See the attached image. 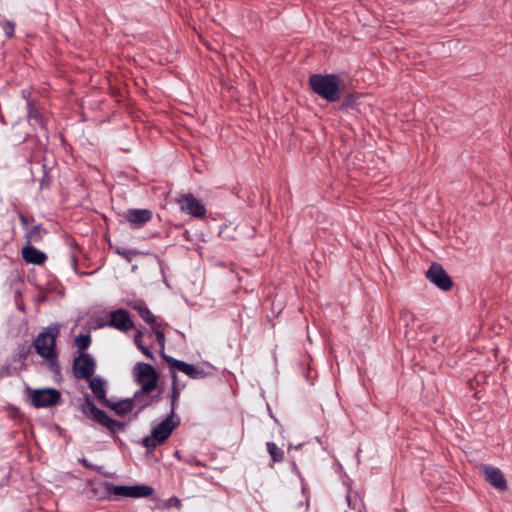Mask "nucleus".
Instances as JSON below:
<instances>
[{
	"instance_id": "1",
	"label": "nucleus",
	"mask_w": 512,
	"mask_h": 512,
	"mask_svg": "<svg viewBox=\"0 0 512 512\" xmlns=\"http://www.w3.org/2000/svg\"><path fill=\"white\" fill-rule=\"evenodd\" d=\"M60 331L57 326H49L40 332L33 340L31 347L35 352L47 361L49 370L54 374H60L56 340Z\"/></svg>"
},
{
	"instance_id": "2",
	"label": "nucleus",
	"mask_w": 512,
	"mask_h": 512,
	"mask_svg": "<svg viewBox=\"0 0 512 512\" xmlns=\"http://www.w3.org/2000/svg\"><path fill=\"white\" fill-rule=\"evenodd\" d=\"M341 83L340 78L334 74H313L309 78L312 91L327 102H336L340 99Z\"/></svg>"
},
{
	"instance_id": "3",
	"label": "nucleus",
	"mask_w": 512,
	"mask_h": 512,
	"mask_svg": "<svg viewBox=\"0 0 512 512\" xmlns=\"http://www.w3.org/2000/svg\"><path fill=\"white\" fill-rule=\"evenodd\" d=\"M179 424V419L174 420L173 416L168 415L161 423L152 429L149 436L142 439V445L149 451L154 450L169 438L173 430L177 428Z\"/></svg>"
},
{
	"instance_id": "4",
	"label": "nucleus",
	"mask_w": 512,
	"mask_h": 512,
	"mask_svg": "<svg viewBox=\"0 0 512 512\" xmlns=\"http://www.w3.org/2000/svg\"><path fill=\"white\" fill-rule=\"evenodd\" d=\"M81 412L88 418L106 427L112 433L120 432L125 429L124 423L108 417L105 411L97 408L89 396L85 398L81 405Z\"/></svg>"
},
{
	"instance_id": "5",
	"label": "nucleus",
	"mask_w": 512,
	"mask_h": 512,
	"mask_svg": "<svg viewBox=\"0 0 512 512\" xmlns=\"http://www.w3.org/2000/svg\"><path fill=\"white\" fill-rule=\"evenodd\" d=\"M102 487L107 495H115L119 497L144 498L154 493L153 487L144 484L125 486L114 485L111 482H103Z\"/></svg>"
},
{
	"instance_id": "6",
	"label": "nucleus",
	"mask_w": 512,
	"mask_h": 512,
	"mask_svg": "<svg viewBox=\"0 0 512 512\" xmlns=\"http://www.w3.org/2000/svg\"><path fill=\"white\" fill-rule=\"evenodd\" d=\"M30 397L31 405L35 408H48L55 406L61 401V393L55 388H26Z\"/></svg>"
},
{
	"instance_id": "7",
	"label": "nucleus",
	"mask_w": 512,
	"mask_h": 512,
	"mask_svg": "<svg viewBox=\"0 0 512 512\" xmlns=\"http://www.w3.org/2000/svg\"><path fill=\"white\" fill-rule=\"evenodd\" d=\"M135 380L144 390H154L157 386L159 376L155 368L144 362H138L133 368Z\"/></svg>"
},
{
	"instance_id": "8",
	"label": "nucleus",
	"mask_w": 512,
	"mask_h": 512,
	"mask_svg": "<svg viewBox=\"0 0 512 512\" xmlns=\"http://www.w3.org/2000/svg\"><path fill=\"white\" fill-rule=\"evenodd\" d=\"M96 362L88 353H81L74 358L72 371L76 379H90L95 371Z\"/></svg>"
},
{
	"instance_id": "9",
	"label": "nucleus",
	"mask_w": 512,
	"mask_h": 512,
	"mask_svg": "<svg viewBox=\"0 0 512 512\" xmlns=\"http://www.w3.org/2000/svg\"><path fill=\"white\" fill-rule=\"evenodd\" d=\"M426 278L443 291H449L453 285L451 278L439 263L430 265L426 271Z\"/></svg>"
},
{
	"instance_id": "10",
	"label": "nucleus",
	"mask_w": 512,
	"mask_h": 512,
	"mask_svg": "<svg viewBox=\"0 0 512 512\" xmlns=\"http://www.w3.org/2000/svg\"><path fill=\"white\" fill-rule=\"evenodd\" d=\"M182 211L193 217H203L206 214L205 205L191 193L183 194L177 199Z\"/></svg>"
},
{
	"instance_id": "11",
	"label": "nucleus",
	"mask_w": 512,
	"mask_h": 512,
	"mask_svg": "<svg viewBox=\"0 0 512 512\" xmlns=\"http://www.w3.org/2000/svg\"><path fill=\"white\" fill-rule=\"evenodd\" d=\"M163 359L170 367L176 368L177 370L189 376L191 379H202L206 375L203 369H199L192 364L175 359L171 356L163 354Z\"/></svg>"
},
{
	"instance_id": "12",
	"label": "nucleus",
	"mask_w": 512,
	"mask_h": 512,
	"mask_svg": "<svg viewBox=\"0 0 512 512\" xmlns=\"http://www.w3.org/2000/svg\"><path fill=\"white\" fill-rule=\"evenodd\" d=\"M107 325L121 332H127L134 327V322L126 310L117 309L110 312Z\"/></svg>"
},
{
	"instance_id": "13",
	"label": "nucleus",
	"mask_w": 512,
	"mask_h": 512,
	"mask_svg": "<svg viewBox=\"0 0 512 512\" xmlns=\"http://www.w3.org/2000/svg\"><path fill=\"white\" fill-rule=\"evenodd\" d=\"M481 470L486 481L493 487L499 490H505L507 488V481L499 468L492 465H484Z\"/></svg>"
},
{
	"instance_id": "14",
	"label": "nucleus",
	"mask_w": 512,
	"mask_h": 512,
	"mask_svg": "<svg viewBox=\"0 0 512 512\" xmlns=\"http://www.w3.org/2000/svg\"><path fill=\"white\" fill-rule=\"evenodd\" d=\"M27 119L32 125H38L42 130H47L48 116L43 109L35 106V104L28 100L27 101Z\"/></svg>"
},
{
	"instance_id": "15",
	"label": "nucleus",
	"mask_w": 512,
	"mask_h": 512,
	"mask_svg": "<svg viewBox=\"0 0 512 512\" xmlns=\"http://www.w3.org/2000/svg\"><path fill=\"white\" fill-rule=\"evenodd\" d=\"M152 391L153 390L143 391V387H141L134 393L132 400L134 403V407L137 408L138 412L160 401V396L153 395Z\"/></svg>"
},
{
	"instance_id": "16",
	"label": "nucleus",
	"mask_w": 512,
	"mask_h": 512,
	"mask_svg": "<svg viewBox=\"0 0 512 512\" xmlns=\"http://www.w3.org/2000/svg\"><path fill=\"white\" fill-rule=\"evenodd\" d=\"M89 380V388L94 397L105 406H110V401L106 398V382L99 376L91 377Z\"/></svg>"
},
{
	"instance_id": "17",
	"label": "nucleus",
	"mask_w": 512,
	"mask_h": 512,
	"mask_svg": "<svg viewBox=\"0 0 512 512\" xmlns=\"http://www.w3.org/2000/svg\"><path fill=\"white\" fill-rule=\"evenodd\" d=\"M22 257L27 263L35 265H41L47 259V256L44 252L38 250L37 248L30 244L23 247Z\"/></svg>"
},
{
	"instance_id": "18",
	"label": "nucleus",
	"mask_w": 512,
	"mask_h": 512,
	"mask_svg": "<svg viewBox=\"0 0 512 512\" xmlns=\"http://www.w3.org/2000/svg\"><path fill=\"white\" fill-rule=\"evenodd\" d=\"M152 218V212L149 209H130L126 213V219L137 227L144 225Z\"/></svg>"
},
{
	"instance_id": "19",
	"label": "nucleus",
	"mask_w": 512,
	"mask_h": 512,
	"mask_svg": "<svg viewBox=\"0 0 512 512\" xmlns=\"http://www.w3.org/2000/svg\"><path fill=\"white\" fill-rule=\"evenodd\" d=\"M132 309L138 312L139 316L149 325H156V317L149 310L147 305L142 300H135L130 303Z\"/></svg>"
},
{
	"instance_id": "20",
	"label": "nucleus",
	"mask_w": 512,
	"mask_h": 512,
	"mask_svg": "<svg viewBox=\"0 0 512 512\" xmlns=\"http://www.w3.org/2000/svg\"><path fill=\"white\" fill-rule=\"evenodd\" d=\"M172 387H171V393H170V402H171V410L169 415L175 416V410L179 401L180 397V391L183 388V386H179L177 382V374L175 372H172Z\"/></svg>"
},
{
	"instance_id": "21",
	"label": "nucleus",
	"mask_w": 512,
	"mask_h": 512,
	"mask_svg": "<svg viewBox=\"0 0 512 512\" xmlns=\"http://www.w3.org/2000/svg\"><path fill=\"white\" fill-rule=\"evenodd\" d=\"M346 502L351 512H363L364 503L357 492L349 491L346 495Z\"/></svg>"
},
{
	"instance_id": "22",
	"label": "nucleus",
	"mask_w": 512,
	"mask_h": 512,
	"mask_svg": "<svg viewBox=\"0 0 512 512\" xmlns=\"http://www.w3.org/2000/svg\"><path fill=\"white\" fill-rule=\"evenodd\" d=\"M108 407L113 409L115 413L120 416L126 415L135 408L132 399H124L115 403L110 402V406Z\"/></svg>"
},
{
	"instance_id": "23",
	"label": "nucleus",
	"mask_w": 512,
	"mask_h": 512,
	"mask_svg": "<svg viewBox=\"0 0 512 512\" xmlns=\"http://www.w3.org/2000/svg\"><path fill=\"white\" fill-rule=\"evenodd\" d=\"M46 234V229H44L41 225H36L27 231L26 239L29 244L32 242L38 243L43 239V236Z\"/></svg>"
},
{
	"instance_id": "24",
	"label": "nucleus",
	"mask_w": 512,
	"mask_h": 512,
	"mask_svg": "<svg viewBox=\"0 0 512 512\" xmlns=\"http://www.w3.org/2000/svg\"><path fill=\"white\" fill-rule=\"evenodd\" d=\"M266 446L273 462H282L284 460L283 450L280 449L274 442H268Z\"/></svg>"
},
{
	"instance_id": "25",
	"label": "nucleus",
	"mask_w": 512,
	"mask_h": 512,
	"mask_svg": "<svg viewBox=\"0 0 512 512\" xmlns=\"http://www.w3.org/2000/svg\"><path fill=\"white\" fill-rule=\"evenodd\" d=\"M74 343L79 350H86L91 344V337L89 334H80L75 337Z\"/></svg>"
},
{
	"instance_id": "26",
	"label": "nucleus",
	"mask_w": 512,
	"mask_h": 512,
	"mask_svg": "<svg viewBox=\"0 0 512 512\" xmlns=\"http://www.w3.org/2000/svg\"><path fill=\"white\" fill-rule=\"evenodd\" d=\"M159 324L156 323V325L154 326H151V328L153 329V332L155 333V337H156V341L158 342L160 348H161V351H162V355L164 354V349H165V334H164V331L159 329Z\"/></svg>"
},
{
	"instance_id": "27",
	"label": "nucleus",
	"mask_w": 512,
	"mask_h": 512,
	"mask_svg": "<svg viewBox=\"0 0 512 512\" xmlns=\"http://www.w3.org/2000/svg\"><path fill=\"white\" fill-rule=\"evenodd\" d=\"M3 31L7 37H12L15 31V23L11 21H5L2 24Z\"/></svg>"
},
{
	"instance_id": "28",
	"label": "nucleus",
	"mask_w": 512,
	"mask_h": 512,
	"mask_svg": "<svg viewBox=\"0 0 512 512\" xmlns=\"http://www.w3.org/2000/svg\"><path fill=\"white\" fill-rule=\"evenodd\" d=\"M139 350L149 359L154 360V355L149 346L139 345Z\"/></svg>"
},
{
	"instance_id": "29",
	"label": "nucleus",
	"mask_w": 512,
	"mask_h": 512,
	"mask_svg": "<svg viewBox=\"0 0 512 512\" xmlns=\"http://www.w3.org/2000/svg\"><path fill=\"white\" fill-rule=\"evenodd\" d=\"M79 462L86 468L88 469H93V470H97L98 467L92 463H90L87 459L83 458V459H80Z\"/></svg>"
},
{
	"instance_id": "30",
	"label": "nucleus",
	"mask_w": 512,
	"mask_h": 512,
	"mask_svg": "<svg viewBox=\"0 0 512 512\" xmlns=\"http://www.w3.org/2000/svg\"><path fill=\"white\" fill-rule=\"evenodd\" d=\"M116 252L128 260H130V255L134 254V252H132L131 250H126V249H117Z\"/></svg>"
},
{
	"instance_id": "31",
	"label": "nucleus",
	"mask_w": 512,
	"mask_h": 512,
	"mask_svg": "<svg viewBox=\"0 0 512 512\" xmlns=\"http://www.w3.org/2000/svg\"><path fill=\"white\" fill-rule=\"evenodd\" d=\"M142 336H143V332H142V331H138V332L136 333L135 337H134V343H135V345H136V347H137L138 349H139V345H144V344L142 343V340H141Z\"/></svg>"
},
{
	"instance_id": "32",
	"label": "nucleus",
	"mask_w": 512,
	"mask_h": 512,
	"mask_svg": "<svg viewBox=\"0 0 512 512\" xmlns=\"http://www.w3.org/2000/svg\"><path fill=\"white\" fill-rule=\"evenodd\" d=\"M11 375V369L9 366L3 367L0 371V377H6Z\"/></svg>"
},
{
	"instance_id": "33",
	"label": "nucleus",
	"mask_w": 512,
	"mask_h": 512,
	"mask_svg": "<svg viewBox=\"0 0 512 512\" xmlns=\"http://www.w3.org/2000/svg\"><path fill=\"white\" fill-rule=\"evenodd\" d=\"M20 221L23 225H27L28 223L27 218L24 215L20 216Z\"/></svg>"
},
{
	"instance_id": "34",
	"label": "nucleus",
	"mask_w": 512,
	"mask_h": 512,
	"mask_svg": "<svg viewBox=\"0 0 512 512\" xmlns=\"http://www.w3.org/2000/svg\"><path fill=\"white\" fill-rule=\"evenodd\" d=\"M22 95L24 98H26L29 93L26 90H22Z\"/></svg>"
},
{
	"instance_id": "35",
	"label": "nucleus",
	"mask_w": 512,
	"mask_h": 512,
	"mask_svg": "<svg viewBox=\"0 0 512 512\" xmlns=\"http://www.w3.org/2000/svg\"><path fill=\"white\" fill-rule=\"evenodd\" d=\"M179 502L178 498H173L172 503Z\"/></svg>"
},
{
	"instance_id": "36",
	"label": "nucleus",
	"mask_w": 512,
	"mask_h": 512,
	"mask_svg": "<svg viewBox=\"0 0 512 512\" xmlns=\"http://www.w3.org/2000/svg\"><path fill=\"white\" fill-rule=\"evenodd\" d=\"M179 502L178 498H173L172 503Z\"/></svg>"
}]
</instances>
